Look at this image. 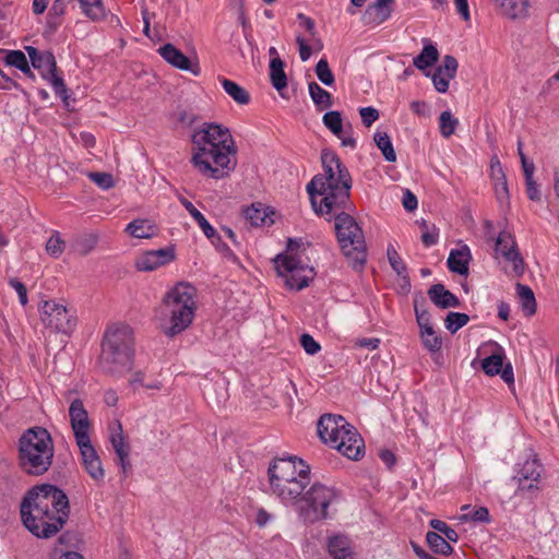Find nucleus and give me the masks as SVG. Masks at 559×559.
Masks as SVG:
<instances>
[{
  "mask_svg": "<svg viewBox=\"0 0 559 559\" xmlns=\"http://www.w3.org/2000/svg\"><path fill=\"white\" fill-rule=\"evenodd\" d=\"M267 475L272 493L287 506H294L311 481L309 465L296 457L274 459Z\"/></svg>",
  "mask_w": 559,
  "mask_h": 559,
  "instance_id": "4",
  "label": "nucleus"
},
{
  "mask_svg": "<svg viewBox=\"0 0 559 559\" xmlns=\"http://www.w3.org/2000/svg\"><path fill=\"white\" fill-rule=\"evenodd\" d=\"M468 321L469 317L466 313L449 312L444 319V325L450 333L454 334L466 325Z\"/></svg>",
  "mask_w": 559,
  "mask_h": 559,
  "instance_id": "43",
  "label": "nucleus"
},
{
  "mask_svg": "<svg viewBox=\"0 0 559 559\" xmlns=\"http://www.w3.org/2000/svg\"><path fill=\"white\" fill-rule=\"evenodd\" d=\"M308 88L311 99L320 109L332 106L331 94L323 90L317 82H310Z\"/></svg>",
  "mask_w": 559,
  "mask_h": 559,
  "instance_id": "37",
  "label": "nucleus"
},
{
  "mask_svg": "<svg viewBox=\"0 0 559 559\" xmlns=\"http://www.w3.org/2000/svg\"><path fill=\"white\" fill-rule=\"evenodd\" d=\"M345 431L348 436L342 435L335 449L350 460H359L364 454V440L356 428L349 424H347Z\"/></svg>",
  "mask_w": 559,
  "mask_h": 559,
  "instance_id": "14",
  "label": "nucleus"
},
{
  "mask_svg": "<svg viewBox=\"0 0 559 559\" xmlns=\"http://www.w3.org/2000/svg\"><path fill=\"white\" fill-rule=\"evenodd\" d=\"M347 424L340 415L325 414L318 421L319 437L324 443L335 449L342 435L347 436L345 431Z\"/></svg>",
  "mask_w": 559,
  "mask_h": 559,
  "instance_id": "12",
  "label": "nucleus"
},
{
  "mask_svg": "<svg viewBox=\"0 0 559 559\" xmlns=\"http://www.w3.org/2000/svg\"><path fill=\"white\" fill-rule=\"evenodd\" d=\"M542 471L543 467L536 459L525 461L516 474L519 490L538 489Z\"/></svg>",
  "mask_w": 559,
  "mask_h": 559,
  "instance_id": "17",
  "label": "nucleus"
},
{
  "mask_svg": "<svg viewBox=\"0 0 559 559\" xmlns=\"http://www.w3.org/2000/svg\"><path fill=\"white\" fill-rule=\"evenodd\" d=\"M516 293L521 300L522 309L528 317L536 312V300L533 290L523 284H516Z\"/></svg>",
  "mask_w": 559,
  "mask_h": 559,
  "instance_id": "33",
  "label": "nucleus"
},
{
  "mask_svg": "<svg viewBox=\"0 0 559 559\" xmlns=\"http://www.w3.org/2000/svg\"><path fill=\"white\" fill-rule=\"evenodd\" d=\"M526 193L530 200L540 201L542 195L538 189V185L534 179L525 180Z\"/></svg>",
  "mask_w": 559,
  "mask_h": 559,
  "instance_id": "64",
  "label": "nucleus"
},
{
  "mask_svg": "<svg viewBox=\"0 0 559 559\" xmlns=\"http://www.w3.org/2000/svg\"><path fill=\"white\" fill-rule=\"evenodd\" d=\"M88 178L104 190L114 187L112 176L108 173H90Z\"/></svg>",
  "mask_w": 559,
  "mask_h": 559,
  "instance_id": "56",
  "label": "nucleus"
},
{
  "mask_svg": "<svg viewBox=\"0 0 559 559\" xmlns=\"http://www.w3.org/2000/svg\"><path fill=\"white\" fill-rule=\"evenodd\" d=\"M516 247L513 236L508 231H501L496 240L495 252L497 255H501L503 252H509V250H513Z\"/></svg>",
  "mask_w": 559,
  "mask_h": 559,
  "instance_id": "49",
  "label": "nucleus"
},
{
  "mask_svg": "<svg viewBox=\"0 0 559 559\" xmlns=\"http://www.w3.org/2000/svg\"><path fill=\"white\" fill-rule=\"evenodd\" d=\"M5 61L9 66L20 69V67H26V56L21 50H11L5 57Z\"/></svg>",
  "mask_w": 559,
  "mask_h": 559,
  "instance_id": "60",
  "label": "nucleus"
},
{
  "mask_svg": "<svg viewBox=\"0 0 559 559\" xmlns=\"http://www.w3.org/2000/svg\"><path fill=\"white\" fill-rule=\"evenodd\" d=\"M134 349H126L102 343L99 365L110 376H122L133 366Z\"/></svg>",
  "mask_w": 559,
  "mask_h": 559,
  "instance_id": "11",
  "label": "nucleus"
},
{
  "mask_svg": "<svg viewBox=\"0 0 559 559\" xmlns=\"http://www.w3.org/2000/svg\"><path fill=\"white\" fill-rule=\"evenodd\" d=\"M69 417L75 440L90 437L91 421L87 411L80 399H75L71 403Z\"/></svg>",
  "mask_w": 559,
  "mask_h": 559,
  "instance_id": "15",
  "label": "nucleus"
},
{
  "mask_svg": "<svg viewBox=\"0 0 559 559\" xmlns=\"http://www.w3.org/2000/svg\"><path fill=\"white\" fill-rule=\"evenodd\" d=\"M195 288L189 283H178L164 297V305L169 314V325L163 326L164 333L174 337L187 330L194 318Z\"/></svg>",
  "mask_w": 559,
  "mask_h": 559,
  "instance_id": "7",
  "label": "nucleus"
},
{
  "mask_svg": "<svg viewBox=\"0 0 559 559\" xmlns=\"http://www.w3.org/2000/svg\"><path fill=\"white\" fill-rule=\"evenodd\" d=\"M393 12L392 7L371 3L362 14V22L366 25H380L388 21Z\"/></svg>",
  "mask_w": 559,
  "mask_h": 559,
  "instance_id": "25",
  "label": "nucleus"
},
{
  "mask_svg": "<svg viewBox=\"0 0 559 559\" xmlns=\"http://www.w3.org/2000/svg\"><path fill=\"white\" fill-rule=\"evenodd\" d=\"M191 164L206 178L222 179L236 167L237 146L228 128L205 122L191 138Z\"/></svg>",
  "mask_w": 559,
  "mask_h": 559,
  "instance_id": "1",
  "label": "nucleus"
},
{
  "mask_svg": "<svg viewBox=\"0 0 559 559\" xmlns=\"http://www.w3.org/2000/svg\"><path fill=\"white\" fill-rule=\"evenodd\" d=\"M503 359L504 353L503 349L499 346L496 353L483 359L481 369L488 376H496L502 369Z\"/></svg>",
  "mask_w": 559,
  "mask_h": 559,
  "instance_id": "35",
  "label": "nucleus"
},
{
  "mask_svg": "<svg viewBox=\"0 0 559 559\" xmlns=\"http://www.w3.org/2000/svg\"><path fill=\"white\" fill-rule=\"evenodd\" d=\"M338 501L340 493L333 487L314 483L307 491H304L294 506L305 522L314 523L334 514V507Z\"/></svg>",
  "mask_w": 559,
  "mask_h": 559,
  "instance_id": "8",
  "label": "nucleus"
},
{
  "mask_svg": "<svg viewBox=\"0 0 559 559\" xmlns=\"http://www.w3.org/2000/svg\"><path fill=\"white\" fill-rule=\"evenodd\" d=\"M430 300L441 309L455 308L460 306L459 298L442 284H435L428 289Z\"/></svg>",
  "mask_w": 559,
  "mask_h": 559,
  "instance_id": "21",
  "label": "nucleus"
},
{
  "mask_svg": "<svg viewBox=\"0 0 559 559\" xmlns=\"http://www.w3.org/2000/svg\"><path fill=\"white\" fill-rule=\"evenodd\" d=\"M373 140L378 148L382 152V155L385 158V160L390 163L396 160V154L392 141L386 132H376Z\"/></svg>",
  "mask_w": 559,
  "mask_h": 559,
  "instance_id": "36",
  "label": "nucleus"
},
{
  "mask_svg": "<svg viewBox=\"0 0 559 559\" xmlns=\"http://www.w3.org/2000/svg\"><path fill=\"white\" fill-rule=\"evenodd\" d=\"M53 442L43 427L27 429L19 441V463L23 472L39 476L45 474L53 457Z\"/></svg>",
  "mask_w": 559,
  "mask_h": 559,
  "instance_id": "5",
  "label": "nucleus"
},
{
  "mask_svg": "<svg viewBox=\"0 0 559 559\" xmlns=\"http://www.w3.org/2000/svg\"><path fill=\"white\" fill-rule=\"evenodd\" d=\"M459 126V120L452 116L449 110L442 111L439 117L440 133L444 138H450Z\"/></svg>",
  "mask_w": 559,
  "mask_h": 559,
  "instance_id": "44",
  "label": "nucleus"
},
{
  "mask_svg": "<svg viewBox=\"0 0 559 559\" xmlns=\"http://www.w3.org/2000/svg\"><path fill=\"white\" fill-rule=\"evenodd\" d=\"M176 258L173 247H166L157 250L145 251L135 260V267L139 271L151 272L160 266L169 264Z\"/></svg>",
  "mask_w": 559,
  "mask_h": 559,
  "instance_id": "13",
  "label": "nucleus"
},
{
  "mask_svg": "<svg viewBox=\"0 0 559 559\" xmlns=\"http://www.w3.org/2000/svg\"><path fill=\"white\" fill-rule=\"evenodd\" d=\"M502 10V13L510 19L526 16L528 0H493Z\"/></svg>",
  "mask_w": 559,
  "mask_h": 559,
  "instance_id": "26",
  "label": "nucleus"
},
{
  "mask_svg": "<svg viewBox=\"0 0 559 559\" xmlns=\"http://www.w3.org/2000/svg\"><path fill=\"white\" fill-rule=\"evenodd\" d=\"M274 262L278 275L285 277L290 289L301 290L314 277L313 267L304 264L297 255L277 254Z\"/></svg>",
  "mask_w": 559,
  "mask_h": 559,
  "instance_id": "9",
  "label": "nucleus"
},
{
  "mask_svg": "<svg viewBox=\"0 0 559 559\" xmlns=\"http://www.w3.org/2000/svg\"><path fill=\"white\" fill-rule=\"evenodd\" d=\"M181 205L189 212L193 219L198 223L202 231L207 238L215 237V228L207 222L205 216L186 198L180 197Z\"/></svg>",
  "mask_w": 559,
  "mask_h": 559,
  "instance_id": "27",
  "label": "nucleus"
},
{
  "mask_svg": "<svg viewBox=\"0 0 559 559\" xmlns=\"http://www.w3.org/2000/svg\"><path fill=\"white\" fill-rule=\"evenodd\" d=\"M83 13L92 20H97L104 15V9L100 0H79Z\"/></svg>",
  "mask_w": 559,
  "mask_h": 559,
  "instance_id": "46",
  "label": "nucleus"
},
{
  "mask_svg": "<svg viewBox=\"0 0 559 559\" xmlns=\"http://www.w3.org/2000/svg\"><path fill=\"white\" fill-rule=\"evenodd\" d=\"M110 442L116 454H124L126 451H129V445L124 442L122 426L120 423H118L117 431L111 433Z\"/></svg>",
  "mask_w": 559,
  "mask_h": 559,
  "instance_id": "54",
  "label": "nucleus"
},
{
  "mask_svg": "<svg viewBox=\"0 0 559 559\" xmlns=\"http://www.w3.org/2000/svg\"><path fill=\"white\" fill-rule=\"evenodd\" d=\"M508 262L512 263L513 273L515 276H522L524 273V260L521 255L518 247L513 250H509V252H503L501 254Z\"/></svg>",
  "mask_w": 559,
  "mask_h": 559,
  "instance_id": "50",
  "label": "nucleus"
},
{
  "mask_svg": "<svg viewBox=\"0 0 559 559\" xmlns=\"http://www.w3.org/2000/svg\"><path fill=\"white\" fill-rule=\"evenodd\" d=\"M316 74L318 79L326 86H331L335 81L334 74L329 67L328 60L324 58L320 59L317 63Z\"/></svg>",
  "mask_w": 559,
  "mask_h": 559,
  "instance_id": "52",
  "label": "nucleus"
},
{
  "mask_svg": "<svg viewBox=\"0 0 559 559\" xmlns=\"http://www.w3.org/2000/svg\"><path fill=\"white\" fill-rule=\"evenodd\" d=\"M323 124L335 135L341 136L343 133V118L340 111L332 110L323 115Z\"/></svg>",
  "mask_w": 559,
  "mask_h": 559,
  "instance_id": "40",
  "label": "nucleus"
},
{
  "mask_svg": "<svg viewBox=\"0 0 559 559\" xmlns=\"http://www.w3.org/2000/svg\"><path fill=\"white\" fill-rule=\"evenodd\" d=\"M270 79L274 88L278 92L287 86V78L284 71V62L280 57H274L270 62Z\"/></svg>",
  "mask_w": 559,
  "mask_h": 559,
  "instance_id": "30",
  "label": "nucleus"
},
{
  "mask_svg": "<svg viewBox=\"0 0 559 559\" xmlns=\"http://www.w3.org/2000/svg\"><path fill=\"white\" fill-rule=\"evenodd\" d=\"M323 174L314 176L307 185L311 205L317 214H332L350 210L352 178L338 156L330 151L321 155Z\"/></svg>",
  "mask_w": 559,
  "mask_h": 559,
  "instance_id": "3",
  "label": "nucleus"
},
{
  "mask_svg": "<svg viewBox=\"0 0 559 559\" xmlns=\"http://www.w3.org/2000/svg\"><path fill=\"white\" fill-rule=\"evenodd\" d=\"M461 510L464 511V513L460 516V520L462 522H490L489 511L486 507H479L477 509L472 510L471 506L465 504L461 508Z\"/></svg>",
  "mask_w": 559,
  "mask_h": 559,
  "instance_id": "39",
  "label": "nucleus"
},
{
  "mask_svg": "<svg viewBox=\"0 0 559 559\" xmlns=\"http://www.w3.org/2000/svg\"><path fill=\"white\" fill-rule=\"evenodd\" d=\"M472 259L469 248L463 246L461 249L451 250L448 258V267L451 272L460 275L468 274V263Z\"/></svg>",
  "mask_w": 559,
  "mask_h": 559,
  "instance_id": "23",
  "label": "nucleus"
},
{
  "mask_svg": "<svg viewBox=\"0 0 559 559\" xmlns=\"http://www.w3.org/2000/svg\"><path fill=\"white\" fill-rule=\"evenodd\" d=\"M39 313L43 324L53 332L69 335L76 328L75 311L57 300L43 301Z\"/></svg>",
  "mask_w": 559,
  "mask_h": 559,
  "instance_id": "10",
  "label": "nucleus"
},
{
  "mask_svg": "<svg viewBox=\"0 0 559 559\" xmlns=\"http://www.w3.org/2000/svg\"><path fill=\"white\" fill-rule=\"evenodd\" d=\"M97 237L94 235L80 236L74 239L72 249L80 255L88 254L96 246Z\"/></svg>",
  "mask_w": 559,
  "mask_h": 559,
  "instance_id": "42",
  "label": "nucleus"
},
{
  "mask_svg": "<svg viewBox=\"0 0 559 559\" xmlns=\"http://www.w3.org/2000/svg\"><path fill=\"white\" fill-rule=\"evenodd\" d=\"M20 512L24 526L34 536L50 538L62 530L69 519V499L58 487L43 484L27 491Z\"/></svg>",
  "mask_w": 559,
  "mask_h": 559,
  "instance_id": "2",
  "label": "nucleus"
},
{
  "mask_svg": "<svg viewBox=\"0 0 559 559\" xmlns=\"http://www.w3.org/2000/svg\"><path fill=\"white\" fill-rule=\"evenodd\" d=\"M86 473L95 480V481H103L105 476V471L103 468L100 459L97 457L93 462H90L84 466Z\"/></svg>",
  "mask_w": 559,
  "mask_h": 559,
  "instance_id": "55",
  "label": "nucleus"
},
{
  "mask_svg": "<svg viewBox=\"0 0 559 559\" xmlns=\"http://www.w3.org/2000/svg\"><path fill=\"white\" fill-rule=\"evenodd\" d=\"M245 216L252 226H261L266 223L267 218L266 211L261 204H252L251 207L245 211Z\"/></svg>",
  "mask_w": 559,
  "mask_h": 559,
  "instance_id": "47",
  "label": "nucleus"
},
{
  "mask_svg": "<svg viewBox=\"0 0 559 559\" xmlns=\"http://www.w3.org/2000/svg\"><path fill=\"white\" fill-rule=\"evenodd\" d=\"M346 211L338 210L325 215L329 216L328 221L334 218L337 241L348 264L354 270L360 271L367 260L365 237L360 226Z\"/></svg>",
  "mask_w": 559,
  "mask_h": 559,
  "instance_id": "6",
  "label": "nucleus"
},
{
  "mask_svg": "<svg viewBox=\"0 0 559 559\" xmlns=\"http://www.w3.org/2000/svg\"><path fill=\"white\" fill-rule=\"evenodd\" d=\"M414 310L419 331L432 326L430 313L428 310L420 308L416 300L414 301Z\"/></svg>",
  "mask_w": 559,
  "mask_h": 559,
  "instance_id": "57",
  "label": "nucleus"
},
{
  "mask_svg": "<svg viewBox=\"0 0 559 559\" xmlns=\"http://www.w3.org/2000/svg\"><path fill=\"white\" fill-rule=\"evenodd\" d=\"M328 550L333 559H354L350 540L345 535H335L328 542Z\"/></svg>",
  "mask_w": 559,
  "mask_h": 559,
  "instance_id": "24",
  "label": "nucleus"
},
{
  "mask_svg": "<svg viewBox=\"0 0 559 559\" xmlns=\"http://www.w3.org/2000/svg\"><path fill=\"white\" fill-rule=\"evenodd\" d=\"M222 86L226 94H228L237 104L239 105H247L250 102V95L249 93L240 86L238 83L228 80V79H221Z\"/></svg>",
  "mask_w": 559,
  "mask_h": 559,
  "instance_id": "31",
  "label": "nucleus"
},
{
  "mask_svg": "<svg viewBox=\"0 0 559 559\" xmlns=\"http://www.w3.org/2000/svg\"><path fill=\"white\" fill-rule=\"evenodd\" d=\"M174 116L176 121L182 127H190L198 119V117L192 111L185 108H178Z\"/></svg>",
  "mask_w": 559,
  "mask_h": 559,
  "instance_id": "58",
  "label": "nucleus"
},
{
  "mask_svg": "<svg viewBox=\"0 0 559 559\" xmlns=\"http://www.w3.org/2000/svg\"><path fill=\"white\" fill-rule=\"evenodd\" d=\"M388 260L390 262L391 267L396 272V274L408 283L407 267L395 250L393 246H390L386 250Z\"/></svg>",
  "mask_w": 559,
  "mask_h": 559,
  "instance_id": "41",
  "label": "nucleus"
},
{
  "mask_svg": "<svg viewBox=\"0 0 559 559\" xmlns=\"http://www.w3.org/2000/svg\"><path fill=\"white\" fill-rule=\"evenodd\" d=\"M46 79H48L50 81L55 93L62 99L64 105L69 106V103H68L69 95H68V90L66 87L63 79L58 76L56 74V71L51 72V73H47Z\"/></svg>",
  "mask_w": 559,
  "mask_h": 559,
  "instance_id": "53",
  "label": "nucleus"
},
{
  "mask_svg": "<svg viewBox=\"0 0 559 559\" xmlns=\"http://www.w3.org/2000/svg\"><path fill=\"white\" fill-rule=\"evenodd\" d=\"M300 344L305 352L309 355H314L321 349L320 344L310 334L307 333L301 335Z\"/></svg>",
  "mask_w": 559,
  "mask_h": 559,
  "instance_id": "61",
  "label": "nucleus"
},
{
  "mask_svg": "<svg viewBox=\"0 0 559 559\" xmlns=\"http://www.w3.org/2000/svg\"><path fill=\"white\" fill-rule=\"evenodd\" d=\"M31 63L35 69L41 71L44 78H47V73L55 72L57 70L55 56L49 51H38L35 47L28 46L25 48Z\"/></svg>",
  "mask_w": 559,
  "mask_h": 559,
  "instance_id": "20",
  "label": "nucleus"
},
{
  "mask_svg": "<svg viewBox=\"0 0 559 559\" xmlns=\"http://www.w3.org/2000/svg\"><path fill=\"white\" fill-rule=\"evenodd\" d=\"M423 346L430 353H437L442 347V338L432 326L419 331Z\"/></svg>",
  "mask_w": 559,
  "mask_h": 559,
  "instance_id": "34",
  "label": "nucleus"
},
{
  "mask_svg": "<svg viewBox=\"0 0 559 559\" xmlns=\"http://www.w3.org/2000/svg\"><path fill=\"white\" fill-rule=\"evenodd\" d=\"M9 285L16 292L19 299H20V304L22 306H26L28 302L26 286L22 282H20L17 278H11L9 281Z\"/></svg>",
  "mask_w": 559,
  "mask_h": 559,
  "instance_id": "62",
  "label": "nucleus"
},
{
  "mask_svg": "<svg viewBox=\"0 0 559 559\" xmlns=\"http://www.w3.org/2000/svg\"><path fill=\"white\" fill-rule=\"evenodd\" d=\"M359 114L366 127H370L379 118V111L373 107H362Z\"/></svg>",
  "mask_w": 559,
  "mask_h": 559,
  "instance_id": "63",
  "label": "nucleus"
},
{
  "mask_svg": "<svg viewBox=\"0 0 559 559\" xmlns=\"http://www.w3.org/2000/svg\"><path fill=\"white\" fill-rule=\"evenodd\" d=\"M66 249V242L61 239L60 233L53 231L46 243V251L52 258H59Z\"/></svg>",
  "mask_w": 559,
  "mask_h": 559,
  "instance_id": "48",
  "label": "nucleus"
},
{
  "mask_svg": "<svg viewBox=\"0 0 559 559\" xmlns=\"http://www.w3.org/2000/svg\"><path fill=\"white\" fill-rule=\"evenodd\" d=\"M75 442H76V444H78V447L80 449L83 466H85L90 462H93L94 460L99 457L97 452H96V450L92 445L90 437L82 438V439H76Z\"/></svg>",
  "mask_w": 559,
  "mask_h": 559,
  "instance_id": "45",
  "label": "nucleus"
},
{
  "mask_svg": "<svg viewBox=\"0 0 559 559\" xmlns=\"http://www.w3.org/2000/svg\"><path fill=\"white\" fill-rule=\"evenodd\" d=\"M102 343L110 344L112 346L134 349V338L132 329L123 323H114L109 325L103 336Z\"/></svg>",
  "mask_w": 559,
  "mask_h": 559,
  "instance_id": "16",
  "label": "nucleus"
},
{
  "mask_svg": "<svg viewBox=\"0 0 559 559\" xmlns=\"http://www.w3.org/2000/svg\"><path fill=\"white\" fill-rule=\"evenodd\" d=\"M129 384L133 390H138L140 386L146 390L160 391L163 389V382L157 379L146 380L144 372L135 371L129 379Z\"/></svg>",
  "mask_w": 559,
  "mask_h": 559,
  "instance_id": "38",
  "label": "nucleus"
},
{
  "mask_svg": "<svg viewBox=\"0 0 559 559\" xmlns=\"http://www.w3.org/2000/svg\"><path fill=\"white\" fill-rule=\"evenodd\" d=\"M459 68L457 60L450 55L443 57L442 63L436 69L431 79L435 88L439 93H445L449 88L450 80L454 79Z\"/></svg>",
  "mask_w": 559,
  "mask_h": 559,
  "instance_id": "19",
  "label": "nucleus"
},
{
  "mask_svg": "<svg viewBox=\"0 0 559 559\" xmlns=\"http://www.w3.org/2000/svg\"><path fill=\"white\" fill-rule=\"evenodd\" d=\"M429 524L438 534L441 533L445 539L452 543H456L459 540V534L456 531L450 527L445 522L433 519Z\"/></svg>",
  "mask_w": 559,
  "mask_h": 559,
  "instance_id": "51",
  "label": "nucleus"
},
{
  "mask_svg": "<svg viewBox=\"0 0 559 559\" xmlns=\"http://www.w3.org/2000/svg\"><path fill=\"white\" fill-rule=\"evenodd\" d=\"M426 542L435 554L449 556L453 551V548L450 545V540L445 539L437 532H428L426 534Z\"/></svg>",
  "mask_w": 559,
  "mask_h": 559,
  "instance_id": "32",
  "label": "nucleus"
},
{
  "mask_svg": "<svg viewBox=\"0 0 559 559\" xmlns=\"http://www.w3.org/2000/svg\"><path fill=\"white\" fill-rule=\"evenodd\" d=\"M490 177L493 181V187H495V192H496L497 198L500 201L508 199L509 189H508L507 177H506L504 170L502 168V165L497 156H493L490 160Z\"/></svg>",
  "mask_w": 559,
  "mask_h": 559,
  "instance_id": "22",
  "label": "nucleus"
},
{
  "mask_svg": "<svg viewBox=\"0 0 559 559\" xmlns=\"http://www.w3.org/2000/svg\"><path fill=\"white\" fill-rule=\"evenodd\" d=\"M158 53L173 67L182 70L190 71L194 75L200 74V67L198 63H192L190 59L177 49L173 44H165L158 48Z\"/></svg>",
  "mask_w": 559,
  "mask_h": 559,
  "instance_id": "18",
  "label": "nucleus"
},
{
  "mask_svg": "<svg viewBox=\"0 0 559 559\" xmlns=\"http://www.w3.org/2000/svg\"><path fill=\"white\" fill-rule=\"evenodd\" d=\"M424 231L421 234V241L426 247H431L438 242L439 233L438 229L432 225L429 227L426 223H423Z\"/></svg>",
  "mask_w": 559,
  "mask_h": 559,
  "instance_id": "59",
  "label": "nucleus"
},
{
  "mask_svg": "<svg viewBox=\"0 0 559 559\" xmlns=\"http://www.w3.org/2000/svg\"><path fill=\"white\" fill-rule=\"evenodd\" d=\"M439 58V51L432 44L428 43L424 46L421 52L413 59V64L420 71L432 67Z\"/></svg>",
  "mask_w": 559,
  "mask_h": 559,
  "instance_id": "28",
  "label": "nucleus"
},
{
  "mask_svg": "<svg viewBox=\"0 0 559 559\" xmlns=\"http://www.w3.org/2000/svg\"><path fill=\"white\" fill-rule=\"evenodd\" d=\"M126 233L134 238H151L155 235V226L148 219H134L127 225Z\"/></svg>",
  "mask_w": 559,
  "mask_h": 559,
  "instance_id": "29",
  "label": "nucleus"
}]
</instances>
